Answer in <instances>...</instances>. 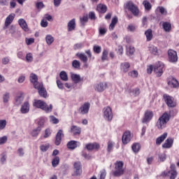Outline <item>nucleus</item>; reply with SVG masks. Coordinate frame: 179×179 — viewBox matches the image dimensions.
<instances>
[{
    "mask_svg": "<svg viewBox=\"0 0 179 179\" xmlns=\"http://www.w3.org/2000/svg\"><path fill=\"white\" fill-rule=\"evenodd\" d=\"M171 115L167 113V112H165L163 113V115L159 117L158 119L156 127L158 129H164L167 126V122L170 121Z\"/></svg>",
    "mask_w": 179,
    "mask_h": 179,
    "instance_id": "1",
    "label": "nucleus"
},
{
    "mask_svg": "<svg viewBox=\"0 0 179 179\" xmlns=\"http://www.w3.org/2000/svg\"><path fill=\"white\" fill-rule=\"evenodd\" d=\"M33 106L36 108H41V110H43L45 113H51V111H52V104H50V106H48V105L42 100H35Z\"/></svg>",
    "mask_w": 179,
    "mask_h": 179,
    "instance_id": "2",
    "label": "nucleus"
},
{
    "mask_svg": "<svg viewBox=\"0 0 179 179\" xmlns=\"http://www.w3.org/2000/svg\"><path fill=\"white\" fill-rule=\"evenodd\" d=\"M124 173H125L124 162L122 161H117L115 163V171L112 173L113 177H121V176H124Z\"/></svg>",
    "mask_w": 179,
    "mask_h": 179,
    "instance_id": "3",
    "label": "nucleus"
},
{
    "mask_svg": "<svg viewBox=\"0 0 179 179\" xmlns=\"http://www.w3.org/2000/svg\"><path fill=\"white\" fill-rule=\"evenodd\" d=\"M124 9H127L132 13L133 15L138 17L139 16V7L134 4V1H128L124 5Z\"/></svg>",
    "mask_w": 179,
    "mask_h": 179,
    "instance_id": "4",
    "label": "nucleus"
},
{
    "mask_svg": "<svg viewBox=\"0 0 179 179\" xmlns=\"http://www.w3.org/2000/svg\"><path fill=\"white\" fill-rule=\"evenodd\" d=\"M163 99L166 106L170 108H174L177 106V103L174 101V98L167 94L163 95Z\"/></svg>",
    "mask_w": 179,
    "mask_h": 179,
    "instance_id": "5",
    "label": "nucleus"
},
{
    "mask_svg": "<svg viewBox=\"0 0 179 179\" xmlns=\"http://www.w3.org/2000/svg\"><path fill=\"white\" fill-rule=\"evenodd\" d=\"M163 69H164V64L162 62H158L154 65V72L157 78L163 75Z\"/></svg>",
    "mask_w": 179,
    "mask_h": 179,
    "instance_id": "6",
    "label": "nucleus"
},
{
    "mask_svg": "<svg viewBox=\"0 0 179 179\" xmlns=\"http://www.w3.org/2000/svg\"><path fill=\"white\" fill-rule=\"evenodd\" d=\"M168 58L169 62H172L173 64H176L178 61V56L177 55V52L174 50H168Z\"/></svg>",
    "mask_w": 179,
    "mask_h": 179,
    "instance_id": "7",
    "label": "nucleus"
},
{
    "mask_svg": "<svg viewBox=\"0 0 179 179\" xmlns=\"http://www.w3.org/2000/svg\"><path fill=\"white\" fill-rule=\"evenodd\" d=\"M153 111L152 110H145L144 113V117L142 120V123L143 124H148V122H150L153 119Z\"/></svg>",
    "mask_w": 179,
    "mask_h": 179,
    "instance_id": "8",
    "label": "nucleus"
},
{
    "mask_svg": "<svg viewBox=\"0 0 179 179\" xmlns=\"http://www.w3.org/2000/svg\"><path fill=\"white\" fill-rule=\"evenodd\" d=\"M131 139H132V135L131 134V131L127 130L124 132L122 137V142L124 145H127L131 142Z\"/></svg>",
    "mask_w": 179,
    "mask_h": 179,
    "instance_id": "9",
    "label": "nucleus"
},
{
    "mask_svg": "<svg viewBox=\"0 0 179 179\" xmlns=\"http://www.w3.org/2000/svg\"><path fill=\"white\" fill-rule=\"evenodd\" d=\"M103 117L107 121L113 120V110L110 106L103 108Z\"/></svg>",
    "mask_w": 179,
    "mask_h": 179,
    "instance_id": "10",
    "label": "nucleus"
},
{
    "mask_svg": "<svg viewBox=\"0 0 179 179\" xmlns=\"http://www.w3.org/2000/svg\"><path fill=\"white\" fill-rule=\"evenodd\" d=\"M107 82H100L94 85V89L96 92H99V93H101V92H104L106 89H107Z\"/></svg>",
    "mask_w": 179,
    "mask_h": 179,
    "instance_id": "11",
    "label": "nucleus"
},
{
    "mask_svg": "<svg viewBox=\"0 0 179 179\" xmlns=\"http://www.w3.org/2000/svg\"><path fill=\"white\" fill-rule=\"evenodd\" d=\"M173 145H174V138L171 137H169L162 144L163 149H171L173 148Z\"/></svg>",
    "mask_w": 179,
    "mask_h": 179,
    "instance_id": "12",
    "label": "nucleus"
},
{
    "mask_svg": "<svg viewBox=\"0 0 179 179\" xmlns=\"http://www.w3.org/2000/svg\"><path fill=\"white\" fill-rule=\"evenodd\" d=\"M73 167L76 176H80L82 174V164L80 162H75Z\"/></svg>",
    "mask_w": 179,
    "mask_h": 179,
    "instance_id": "13",
    "label": "nucleus"
},
{
    "mask_svg": "<svg viewBox=\"0 0 179 179\" xmlns=\"http://www.w3.org/2000/svg\"><path fill=\"white\" fill-rule=\"evenodd\" d=\"M168 86L174 89L179 87V83L177 79L171 77L168 79Z\"/></svg>",
    "mask_w": 179,
    "mask_h": 179,
    "instance_id": "14",
    "label": "nucleus"
},
{
    "mask_svg": "<svg viewBox=\"0 0 179 179\" xmlns=\"http://www.w3.org/2000/svg\"><path fill=\"white\" fill-rule=\"evenodd\" d=\"M129 68H131V64L128 62L121 63L120 64V71L123 73H127V72H129Z\"/></svg>",
    "mask_w": 179,
    "mask_h": 179,
    "instance_id": "15",
    "label": "nucleus"
},
{
    "mask_svg": "<svg viewBox=\"0 0 179 179\" xmlns=\"http://www.w3.org/2000/svg\"><path fill=\"white\" fill-rule=\"evenodd\" d=\"M38 80V78L37 77V75L34 73H31L30 75V82L33 83L34 87H38L40 86V83L37 82Z\"/></svg>",
    "mask_w": 179,
    "mask_h": 179,
    "instance_id": "16",
    "label": "nucleus"
},
{
    "mask_svg": "<svg viewBox=\"0 0 179 179\" xmlns=\"http://www.w3.org/2000/svg\"><path fill=\"white\" fill-rule=\"evenodd\" d=\"M170 175V179H176L177 178V171L171 170L169 171H164L162 173V177H167V176Z\"/></svg>",
    "mask_w": 179,
    "mask_h": 179,
    "instance_id": "17",
    "label": "nucleus"
},
{
    "mask_svg": "<svg viewBox=\"0 0 179 179\" xmlns=\"http://www.w3.org/2000/svg\"><path fill=\"white\" fill-rule=\"evenodd\" d=\"M148 50L152 55L159 56L160 54V50H159L155 45H150L148 47Z\"/></svg>",
    "mask_w": 179,
    "mask_h": 179,
    "instance_id": "18",
    "label": "nucleus"
},
{
    "mask_svg": "<svg viewBox=\"0 0 179 179\" xmlns=\"http://www.w3.org/2000/svg\"><path fill=\"white\" fill-rule=\"evenodd\" d=\"M35 89L38 90V94L41 97H43L44 99L47 97V90H45V88H44L42 84H39V86H38V87H35Z\"/></svg>",
    "mask_w": 179,
    "mask_h": 179,
    "instance_id": "19",
    "label": "nucleus"
},
{
    "mask_svg": "<svg viewBox=\"0 0 179 179\" xmlns=\"http://www.w3.org/2000/svg\"><path fill=\"white\" fill-rule=\"evenodd\" d=\"M75 29H76V21L75 18H73L67 24V30L68 31H73Z\"/></svg>",
    "mask_w": 179,
    "mask_h": 179,
    "instance_id": "20",
    "label": "nucleus"
},
{
    "mask_svg": "<svg viewBox=\"0 0 179 179\" xmlns=\"http://www.w3.org/2000/svg\"><path fill=\"white\" fill-rule=\"evenodd\" d=\"M62 136H64V133L62 130H59L56 135L55 143L57 146H59L61 145V141L62 139Z\"/></svg>",
    "mask_w": 179,
    "mask_h": 179,
    "instance_id": "21",
    "label": "nucleus"
},
{
    "mask_svg": "<svg viewBox=\"0 0 179 179\" xmlns=\"http://www.w3.org/2000/svg\"><path fill=\"white\" fill-rule=\"evenodd\" d=\"M107 9H108V8L106 4L99 3L96 6V10H97V12H99V13L104 14L107 12Z\"/></svg>",
    "mask_w": 179,
    "mask_h": 179,
    "instance_id": "22",
    "label": "nucleus"
},
{
    "mask_svg": "<svg viewBox=\"0 0 179 179\" xmlns=\"http://www.w3.org/2000/svg\"><path fill=\"white\" fill-rule=\"evenodd\" d=\"M89 107H90V104L89 103H84L78 110V113H80V114H87V113H89Z\"/></svg>",
    "mask_w": 179,
    "mask_h": 179,
    "instance_id": "23",
    "label": "nucleus"
},
{
    "mask_svg": "<svg viewBox=\"0 0 179 179\" xmlns=\"http://www.w3.org/2000/svg\"><path fill=\"white\" fill-rule=\"evenodd\" d=\"M18 23L21 27V29H22V30H24V31H29V27L27 26V22H26V20H24V19H20L18 20Z\"/></svg>",
    "mask_w": 179,
    "mask_h": 179,
    "instance_id": "24",
    "label": "nucleus"
},
{
    "mask_svg": "<svg viewBox=\"0 0 179 179\" xmlns=\"http://www.w3.org/2000/svg\"><path fill=\"white\" fill-rule=\"evenodd\" d=\"M70 131L74 136L80 135V132H82V129L78 126L73 125L71 126Z\"/></svg>",
    "mask_w": 179,
    "mask_h": 179,
    "instance_id": "25",
    "label": "nucleus"
},
{
    "mask_svg": "<svg viewBox=\"0 0 179 179\" xmlns=\"http://www.w3.org/2000/svg\"><path fill=\"white\" fill-rule=\"evenodd\" d=\"M29 110H30V105L29 104V102H24L20 108V111L22 114H27Z\"/></svg>",
    "mask_w": 179,
    "mask_h": 179,
    "instance_id": "26",
    "label": "nucleus"
},
{
    "mask_svg": "<svg viewBox=\"0 0 179 179\" xmlns=\"http://www.w3.org/2000/svg\"><path fill=\"white\" fill-rule=\"evenodd\" d=\"M167 135H168L167 132H165L162 135H161L160 136L157 138V139H156V145H157L158 146L159 145H162V143H163V142H164L166 138H167Z\"/></svg>",
    "mask_w": 179,
    "mask_h": 179,
    "instance_id": "27",
    "label": "nucleus"
},
{
    "mask_svg": "<svg viewBox=\"0 0 179 179\" xmlns=\"http://www.w3.org/2000/svg\"><path fill=\"white\" fill-rule=\"evenodd\" d=\"M15 19V14L11 13L10 14L5 20V27H8L10 24L13 22Z\"/></svg>",
    "mask_w": 179,
    "mask_h": 179,
    "instance_id": "28",
    "label": "nucleus"
},
{
    "mask_svg": "<svg viewBox=\"0 0 179 179\" xmlns=\"http://www.w3.org/2000/svg\"><path fill=\"white\" fill-rule=\"evenodd\" d=\"M71 79L74 83H80L83 79L80 78V75L76 74V73H71Z\"/></svg>",
    "mask_w": 179,
    "mask_h": 179,
    "instance_id": "29",
    "label": "nucleus"
},
{
    "mask_svg": "<svg viewBox=\"0 0 179 179\" xmlns=\"http://www.w3.org/2000/svg\"><path fill=\"white\" fill-rule=\"evenodd\" d=\"M145 36H146V41H152L153 38V31L152 29H148L145 31Z\"/></svg>",
    "mask_w": 179,
    "mask_h": 179,
    "instance_id": "30",
    "label": "nucleus"
},
{
    "mask_svg": "<svg viewBox=\"0 0 179 179\" xmlns=\"http://www.w3.org/2000/svg\"><path fill=\"white\" fill-rule=\"evenodd\" d=\"M78 143L80 144V143L76 141H71L67 143V148L68 149L73 150L74 149H76V148H78Z\"/></svg>",
    "mask_w": 179,
    "mask_h": 179,
    "instance_id": "31",
    "label": "nucleus"
},
{
    "mask_svg": "<svg viewBox=\"0 0 179 179\" xmlns=\"http://www.w3.org/2000/svg\"><path fill=\"white\" fill-rule=\"evenodd\" d=\"M162 27L166 33H170V31H171V23L169 22H162Z\"/></svg>",
    "mask_w": 179,
    "mask_h": 179,
    "instance_id": "32",
    "label": "nucleus"
},
{
    "mask_svg": "<svg viewBox=\"0 0 179 179\" xmlns=\"http://www.w3.org/2000/svg\"><path fill=\"white\" fill-rule=\"evenodd\" d=\"M118 23V17L115 16L113 17L111 22L109 25V30H113L115 28V25Z\"/></svg>",
    "mask_w": 179,
    "mask_h": 179,
    "instance_id": "33",
    "label": "nucleus"
},
{
    "mask_svg": "<svg viewBox=\"0 0 179 179\" xmlns=\"http://www.w3.org/2000/svg\"><path fill=\"white\" fill-rule=\"evenodd\" d=\"M100 150V144L99 143H90V151L99 152Z\"/></svg>",
    "mask_w": 179,
    "mask_h": 179,
    "instance_id": "34",
    "label": "nucleus"
},
{
    "mask_svg": "<svg viewBox=\"0 0 179 179\" xmlns=\"http://www.w3.org/2000/svg\"><path fill=\"white\" fill-rule=\"evenodd\" d=\"M23 100H24V96L23 94H20L15 97V104L16 106H20L22 103H23Z\"/></svg>",
    "mask_w": 179,
    "mask_h": 179,
    "instance_id": "35",
    "label": "nucleus"
},
{
    "mask_svg": "<svg viewBox=\"0 0 179 179\" xmlns=\"http://www.w3.org/2000/svg\"><path fill=\"white\" fill-rule=\"evenodd\" d=\"M76 57H78L79 58V59H80V61H82L83 62H87V56H86L85 55V53H80V52H78L76 53Z\"/></svg>",
    "mask_w": 179,
    "mask_h": 179,
    "instance_id": "36",
    "label": "nucleus"
},
{
    "mask_svg": "<svg viewBox=\"0 0 179 179\" xmlns=\"http://www.w3.org/2000/svg\"><path fill=\"white\" fill-rule=\"evenodd\" d=\"M104 61H108V50L104 49L102 55H101V62H104Z\"/></svg>",
    "mask_w": 179,
    "mask_h": 179,
    "instance_id": "37",
    "label": "nucleus"
},
{
    "mask_svg": "<svg viewBox=\"0 0 179 179\" xmlns=\"http://www.w3.org/2000/svg\"><path fill=\"white\" fill-rule=\"evenodd\" d=\"M143 5L145 10H148L149 11V10H150L152 9V4L148 0L143 1Z\"/></svg>",
    "mask_w": 179,
    "mask_h": 179,
    "instance_id": "38",
    "label": "nucleus"
},
{
    "mask_svg": "<svg viewBox=\"0 0 179 179\" xmlns=\"http://www.w3.org/2000/svg\"><path fill=\"white\" fill-rule=\"evenodd\" d=\"M131 149H132L133 152H134V153H138V152H139V150H141V144H139L138 143H134L131 146Z\"/></svg>",
    "mask_w": 179,
    "mask_h": 179,
    "instance_id": "39",
    "label": "nucleus"
},
{
    "mask_svg": "<svg viewBox=\"0 0 179 179\" xmlns=\"http://www.w3.org/2000/svg\"><path fill=\"white\" fill-rule=\"evenodd\" d=\"M45 41L48 45H51L54 43V37L52 35L49 34L45 36Z\"/></svg>",
    "mask_w": 179,
    "mask_h": 179,
    "instance_id": "40",
    "label": "nucleus"
},
{
    "mask_svg": "<svg viewBox=\"0 0 179 179\" xmlns=\"http://www.w3.org/2000/svg\"><path fill=\"white\" fill-rule=\"evenodd\" d=\"M41 131V127H37L31 131V135L33 136V138H36L38 136V134H40Z\"/></svg>",
    "mask_w": 179,
    "mask_h": 179,
    "instance_id": "41",
    "label": "nucleus"
},
{
    "mask_svg": "<svg viewBox=\"0 0 179 179\" xmlns=\"http://www.w3.org/2000/svg\"><path fill=\"white\" fill-rule=\"evenodd\" d=\"M9 99H10V94H9V92H6L3 95V103H4L5 104L9 103Z\"/></svg>",
    "mask_w": 179,
    "mask_h": 179,
    "instance_id": "42",
    "label": "nucleus"
},
{
    "mask_svg": "<svg viewBox=\"0 0 179 179\" xmlns=\"http://www.w3.org/2000/svg\"><path fill=\"white\" fill-rule=\"evenodd\" d=\"M59 76L62 80H64V82H66L68 80V74H66V72H65L64 71L60 72Z\"/></svg>",
    "mask_w": 179,
    "mask_h": 179,
    "instance_id": "43",
    "label": "nucleus"
},
{
    "mask_svg": "<svg viewBox=\"0 0 179 179\" xmlns=\"http://www.w3.org/2000/svg\"><path fill=\"white\" fill-rule=\"evenodd\" d=\"M72 66L74 69H80V62L78 60H73L72 62Z\"/></svg>",
    "mask_w": 179,
    "mask_h": 179,
    "instance_id": "44",
    "label": "nucleus"
},
{
    "mask_svg": "<svg viewBox=\"0 0 179 179\" xmlns=\"http://www.w3.org/2000/svg\"><path fill=\"white\" fill-rule=\"evenodd\" d=\"M138 75H139V73L136 70H133L128 73V76H130L131 78H138Z\"/></svg>",
    "mask_w": 179,
    "mask_h": 179,
    "instance_id": "45",
    "label": "nucleus"
},
{
    "mask_svg": "<svg viewBox=\"0 0 179 179\" xmlns=\"http://www.w3.org/2000/svg\"><path fill=\"white\" fill-rule=\"evenodd\" d=\"M80 23L83 26H85V23H87V22L89 21V17L87 16V15H83V17L80 18Z\"/></svg>",
    "mask_w": 179,
    "mask_h": 179,
    "instance_id": "46",
    "label": "nucleus"
},
{
    "mask_svg": "<svg viewBox=\"0 0 179 179\" xmlns=\"http://www.w3.org/2000/svg\"><path fill=\"white\" fill-rule=\"evenodd\" d=\"M59 164V157H55L52 161V167H57Z\"/></svg>",
    "mask_w": 179,
    "mask_h": 179,
    "instance_id": "47",
    "label": "nucleus"
},
{
    "mask_svg": "<svg viewBox=\"0 0 179 179\" xmlns=\"http://www.w3.org/2000/svg\"><path fill=\"white\" fill-rule=\"evenodd\" d=\"M6 159H8L6 153L5 152L2 153L1 155L0 163L1 164H5V163H6Z\"/></svg>",
    "mask_w": 179,
    "mask_h": 179,
    "instance_id": "48",
    "label": "nucleus"
},
{
    "mask_svg": "<svg viewBox=\"0 0 179 179\" xmlns=\"http://www.w3.org/2000/svg\"><path fill=\"white\" fill-rule=\"evenodd\" d=\"M127 54L129 55H134V53L135 52V48L134 46H129L127 48Z\"/></svg>",
    "mask_w": 179,
    "mask_h": 179,
    "instance_id": "49",
    "label": "nucleus"
},
{
    "mask_svg": "<svg viewBox=\"0 0 179 179\" xmlns=\"http://www.w3.org/2000/svg\"><path fill=\"white\" fill-rule=\"evenodd\" d=\"M106 176H107V172L106 169H102L99 172V179H106Z\"/></svg>",
    "mask_w": 179,
    "mask_h": 179,
    "instance_id": "50",
    "label": "nucleus"
},
{
    "mask_svg": "<svg viewBox=\"0 0 179 179\" xmlns=\"http://www.w3.org/2000/svg\"><path fill=\"white\" fill-rule=\"evenodd\" d=\"M93 51L95 54H100V52H101V46L94 45Z\"/></svg>",
    "mask_w": 179,
    "mask_h": 179,
    "instance_id": "51",
    "label": "nucleus"
},
{
    "mask_svg": "<svg viewBox=\"0 0 179 179\" xmlns=\"http://www.w3.org/2000/svg\"><path fill=\"white\" fill-rule=\"evenodd\" d=\"M113 148H114V143L113 141H108L107 150L109 153L113 151Z\"/></svg>",
    "mask_w": 179,
    "mask_h": 179,
    "instance_id": "52",
    "label": "nucleus"
},
{
    "mask_svg": "<svg viewBox=\"0 0 179 179\" xmlns=\"http://www.w3.org/2000/svg\"><path fill=\"white\" fill-rule=\"evenodd\" d=\"M50 122H52V124H58L59 122V120L55 117V116H50Z\"/></svg>",
    "mask_w": 179,
    "mask_h": 179,
    "instance_id": "53",
    "label": "nucleus"
},
{
    "mask_svg": "<svg viewBox=\"0 0 179 179\" xmlns=\"http://www.w3.org/2000/svg\"><path fill=\"white\" fill-rule=\"evenodd\" d=\"M158 9L161 15H167V10H166V8H164V7L159 6Z\"/></svg>",
    "mask_w": 179,
    "mask_h": 179,
    "instance_id": "54",
    "label": "nucleus"
},
{
    "mask_svg": "<svg viewBox=\"0 0 179 179\" xmlns=\"http://www.w3.org/2000/svg\"><path fill=\"white\" fill-rule=\"evenodd\" d=\"M41 152H45L48 149H50V145L45 144L40 146Z\"/></svg>",
    "mask_w": 179,
    "mask_h": 179,
    "instance_id": "55",
    "label": "nucleus"
},
{
    "mask_svg": "<svg viewBox=\"0 0 179 179\" xmlns=\"http://www.w3.org/2000/svg\"><path fill=\"white\" fill-rule=\"evenodd\" d=\"M131 92L133 93V95L135 96H139V94H141V90L137 87V88L131 91Z\"/></svg>",
    "mask_w": 179,
    "mask_h": 179,
    "instance_id": "56",
    "label": "nucleus"
},
{
    "mask_svg": "<svg viewBox=\"0 0 179 179\" xmlns=\"http://www.w3.org/2000/svg\"><path fill=\"white\" fill-rule=\"evenodd\" d=\"M6 127V121L5 120H0V129H5Z\"/></svg>",
    "mask_w": 179,
    "mask_h": 179,
    "instance_id": "57",
    "label": "nucleus"
},
{
    "mask_svg": "<svg viewBox=\"0 0 179 179\" xmlns=\"http://www.w3.org/2000/svg\"><path fill=\"white\" fill-rule=\"evenodd\" d=\"M44 122H45L44 119H40V120L38 122V127L41 128V131L42 128H44Z\"/></svg>",
    "mask_w": 179,
    "mask_h": 179,
    "instance_id": "58",
    "label": "nucleus"
},
{
    "mask_svg": "<svg viewBox=\"0 0 179 179\" xmlns=\"http://www.w3.org/2000/svg\"><path fill=\"white\" fill-rule=\"evenodd\" d=\"M51 135V130L50 129H46L45 130V134L43 136V138H49Z\"/></svg>",
    "mask_w": 179,
    "mask_h": 179,
    "instance_id": "59",
    "label": "nucleus"
},
{
    "mask_svg": "<svg viewBox=\"0 0 179 179\" xmlns=\"http://www.w3.org/2000/svg\"><path fill=\"white\" fill-rule=\"evenodd\" d=\"M8 141V137L6 136H3L0 138V145H3V143H6Z\"/></svg>",
    "mask_w": 179,
    "mask_h": 179,
    "instance_id": "60",
    "label": "nucleus"
},
{
    "mask_svg": "<svg viewBox=\"0 0 179 179\" xmlns=\"http://www.w3.org/2000/svg\"><path fill=\"white\" fill-rule=\"evenodd\" d=\"M26 60L27 62H31V61H33V56L31 55V53L27 54Z\"/></svg>",
    "mask_w": 179,
    "mask_h": 179,
    "instance_id": "61",
    "label": "nucleus"
},
{
    "mask_svg": "<svg viewBox=\"0 0 179 179\" xmlns=\"http://www.w3.org/2000/svg\"><path fill=\"white\" fill-rule=\"evenodd\" d=\"M106 33H107V29L103 27L99 28V34L101 36H104Z\"/></svg>",
    "mask_w": 179,
    "mask_h": 179,
    "instance_id": "62",
    "label": "nucleus"
},
{
    "mask_svg": "<svg viewBox=\"0 0 179 179\" xmlns=\"http://www.w3.org/2000/svg\"><path fill=\"white\" fill-rule=\"evenodd\" d=\"M36 6V9H43V8H44V3L41 1L37 2Z\"/></svg>",
    "mask_w": 179,
    "mask_h": 179,
    "instance_id": "63",
    "label": "nucleus"
},
{
    "mask_svg": "<svg viewBox=\"0 0 179 179\" xmlns=\"http://www.w3.org/2000/svg\"><path fill=\"white\" fill-rule=\"evenodd\" d=\"M17 58L20 59H24V55H23V52L20 51L17 53Z\"/></svg>",
    "mask_w": 179,
    "mask_h": 179,
    "instance_id": "64",
    "label": "nucleus"
}]
</instances>
